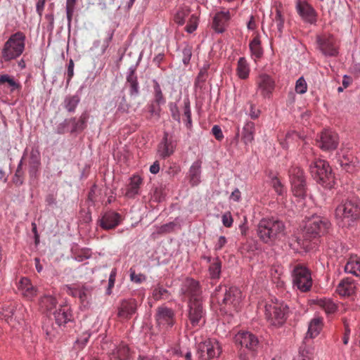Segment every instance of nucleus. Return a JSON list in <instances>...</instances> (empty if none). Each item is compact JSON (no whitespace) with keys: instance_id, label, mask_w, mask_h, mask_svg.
<instances>
[{"instance_id":"1","label":"nucleus","mask_w":360,"mask_h":360,"mask_svg":"<svg viewBox=\"0 0 360 360\" xmlns=\"http://www.w3.org/2000/svg\"><path fill=\"white\" fill-rule=\"evenodd\" d=\"M256 231L262 243L271 245L285 236V225L278 218L263 217L258 222Z\"/></svg>"},{"instance_id":"2","label":"nucleus","mask_w":360,"mask_h":360,"mask_svg":"<svg viewBox=\"0 0 360 360\" xmlns=\"http://www.w3.org/2000/svg\"><path fill=\"white\" fill-rule=\"evenodd\" d=\"M26 36L24 32L18 31L8 38L1 49V58L4 62H10L18 58L25 50Z\"/></svg>"},{"instance_id":"3","label":"nucleus","mask_w":360,"mask_h":360,"mask_svg":"<svg viewBox=\"0 0 360 360\" xmlns=\"http://www.w3.org/2000/svg\"><path fill=\"white\" fill-rule=\"evenodd\" d=\"M309 169L313 179L322 186L331 188L335 184V176L328 162L314 158L309 164Z\"/></svg>"},{"instance_id":"4","label":"nucleus","mask_w":360,"mask_h":360,"mask_svg":"<svg viewBox=\"0 0 360 360\" xmlns=\"http://www.w3.org/2000/svg\"><path fill=\"white\" fill-rule=\"evenodd\" d=\"M330 229L331 223L327 217L315 214L306 219L303 234L310 240L327 234Z\"/></svg>"},{"instance_id":"5","label":"nucleus","mask_w":360,"mask_h":360,"mask_svg":"<svg viewBox=\"0 0 360 360\" xmlns=\"http://www.w3.org/2000/svg\"><path fill=\"white\" fill-rule=\"evenodd\" d=\"M335 218L340 226H349L358 219L360 215V205L356 200L342 201L335 209Z\"/></svg>"},{"instance_id":"6","label":"nucleus","mask_w":360,"mask_h":360,"mask_svg":"<svg viewBox=\"0 0 360 360\" xmlns=\"http://www.w3.org/2000/svg\"><path fill=\"white\" fill-rule=\"evenodd\" d=\"M288 306L283 302H270L264 306V314L267 321L272 326L279 327L286 321Z\"/></svg>"},{"instance_id":"7","label":"nucleus","mask_w":360,"mask_h":360,"mask_svg":"<svg viewBox=\"0 0 360 360\" xmlns=\"http://www.w3.org/2000/svg\"><path fill=\"white\" fill-rule=\"evenodd\" d=\"M293 287L302 292H309L312 287L311 271L304 265H296L292 272Z\"/></svg>"},{"instance_id":"8","label":"nucleus","mask_w":360,"mask_h":360,"mask_svg":"<svg viewBox=\"0 0 360 360\" xmlns=\"http://www.w3.org/2000/svg\"><path fill=\"white\" fill-rule=\"evenodd\" d=\"M89 119L87 112H83L79 117H71L65 119L62 122L58 124L56 129V133L63 134L67 132L75 133L82 131L86 127V122Z\"/></svg>"},{"instance_id":"9","label":"nucleus","mask_w":360,"mask_h":360,"mask_svg":"<svg viewBox=\"0 0 360 360\" xmlns=\"http://www.w3.org/2000/svg\"><path fill=\"white\" fill-rule=\"evenodd\" d=\"M289 178L293 195L304 198L306 195L307 184L303 170L299 167H292L289 169Z\"/></svg>"},{"instance_id":"10","label":"nucleus","mask_w":360,"mask_h":360,"mask_svg":"<svg viewBox=\"0 0 360 360\" xmlns=\"http://www.w3.org/2000/svg\"><path fill=\"white\" fill-rule=\"evenodd\" d=\"M62 290L68 295L77 297L84 307L89 304L91 297V288L84 284L73 283L63 285Z\"/></svg>"},{"instance_id":"11","label":"nucleus","mask_w":360,"mask_h":360,"mask_svg":"<svg viewBox=\"0 0 360 360\" xmlns=\"http://www.w3.org/2000/svg\"><path fill=\"white\" fill-rule=\"evenodd\" d=\"M243 300L242 292L235 286L226 288L225 293L221 300V305L230 312L238 311L241 309Z\"/></svg>"},{"instance_id":"12","label":"nucleus","mask_w":360,"mask_h":360,"mask_svg":"<svg viewBox=\"0 0 360 360\" xmlns=\"http://www.w3.org/2000/svg\"><path fill=\"white\" fill-rule=\"evenodd\" d=\"M155 317L158 327L163 330L171 328L176 322L174 311L166 306L158 307Z\"/></svg>"},{"instance_id":"13","label":"nucleus","mask_w":360,"mask_h":360,"mask_svg":"<svg viewBox=\"0 0 360 360\" xmlns=\"http://www.w3.org/2000/svg\"><path fill=\"white\" fill-rule=\"evenodd\" d=\"M188 318L193 327L204 325L205 323V310L202 300L188 301Z\"/></svg>"},{"instance_id":"14","label":"nucleus","mask_w":360,"mask_h":360,"mask_svg":"<svg viewBox=\"0 0 360 360\" xmlns=\"http://www.w3.org/2000/svg\"><path fill=\"white\" fill-rule=\"evenodd\" d=\"M177 146V140L172 134L165 131L162 139L157 147V154L162 159H166L172 155Z\"/></svg>"},{"instance_id":"15","label":"nucleus","mask_w":360,"mask_h":360,"mask_svg":"<svg viewBox=\"0 0 360 360\" xmlns=\"http://www.w3.org/2000/svg\"><path fill=\"white\" fill-rule=\"evenodd\" d=\"M180 293L188 297L189 301L201 300L202 290L199 281L193 278H186L181 283Z\"/></svg>"},{"instance_id":"16","label":"nucleus","mask_w":360,"mask_h":360,"mask_svg":"<svg viewBox=\"0 0 360 360\" xmlns=\"http://www.w3.org/2000/svg\"><path fill=\"white\" fill-rule=\"evenodd\" d=\"M198 352L205 359L217 358L221 352V347L216 339H208L199 344Z\"/></svg>"},{"instance_id":"17","label":"nucleus","mask_w":360,"mask_h":360,"mask_svg":"<svg viewBox=\"0 0 360 360\" xmlns=\"http://www.w3.org/2000/svg\"><path fill=\"white\" fill-rule=\"evenodd\" d=\"M317 142L321 150L325 151L334 150L339 144V136L337 133L326 129L321 133Z\"/></svg>"},{"instance_id":"18","label":"nucleus","mask_w":360,"mask_h":360,"mask_svg":"<svg viewBox=\"0 0 360 360\" xmlns=\"http://www.w3.org/2000/svg\"><path fill=\"white\" fill-rule=\"evenodd\" d=\"M296 10L304 22L315 24L317 21V13L315 9L307 2L297 1Z\"/></svg>"},{"instance_id":"19","label":"nucleus","mask_w":360,"mask_h":360,"mask_svg":"<svg viewBox=\"0 0 360 360\" xmlns=\"http://www.w3.org/2000/svg\"><path fill=\"white\" fill-rule=\"evenodd\" d=\"M317 44L319 50L326 56H336L338 50L335 45V40L332 35L317 37Z\"/></svg>"},{"instance_id":"20","label":"nucleus","mask_w":360,"mask_h":360,"mask_svg":"<svg viewBox=\"0 0 360 360\" xmlns=\"http://www.w3.org/2000/svg\"><path fill=\"white\" fill-rule=\"evenodd\" d=\"M138 302L134 298L125 299L121 301L117 310V316L122 319L129 320L136 314Z\"/></svg>"},{"instance_id":"21","label":"nucleus","mask_w":360,"mask_h":360,"mask_svg":"<svg viewBox=\"0 0 360 360\" xmlns=\"http://www.w3.org/2000/svg\"><path fill=\"white\" fill-rule=\"evenodd\" d=\"M235 342L243 347L249 350L255 351L259 345L258 338L252 333L248 331H243L237 333L235 336Z\"/></svg>"},{"instance_id":"22","label":"nucleus","mask_w":360,"mask_h":360,"mask_svg":"<svg viewBox=\"0 0 360 360\" xmlns=\"http://www.w3.org/2000/svg\"><path fill=\"white\" fill-rule=\"evenodd\" d=\"M137 65H131L127 72L126 84L129 87V93L131 97H137L140 94V86L136 73Z\"/></svg>"},{"instance_id":"23","label":"nucleus","mask_w":360,"mask_h":360,"mask_svg":"<svg viewBox=\"0 0 360 360\" xmlns=\"http://www.w3.org/2000/svg\"><path fill=\"white\" fill-rule=\"evenodd\" d=\"M121 221V215L112 210L103 213L98 220L100 226L104 230H110L117 226Z\"/></svg>"},{"instance_id":"24","label":"nucleus","mask_w":360,"mask_h":360,"mask_svg":"<svg viewBox=\"0 0 360 360\" xmlns=\"http://www.w3.org/2000/svg\"><path fill=\"white\" fill-rule=\"evenodd\" d=\"M356 290V284L354 280L349 277L342 279L336 288V292L344 297L354 295Z\"/></svg>"},{"instance_id":"25","label":"nucleus","mask_w":360,"mask_h":360,"mask_svg":"<svg viewBox=\"0 0 360 360\" xmlns=\"http://www.w3.org/2000/svg\"><path fill=\"white\" fill-rule=\"evenodd\" d=\"M230 19L229 11L217 12L213 18L212 27L216 32L222 33L225 31Z\"/></svg>"},{"instance_id":"26","label":"nucleus","mask_w":360,"mask_h":360,"mask_svg":"<svg viewBox=\"0 0 360 360\" xmlns=\"http://www.w3.org/2000/svg\"><path fill=\"white\" fill-rule=\"evenodd\" d=\"M56 324L58 328L65 326L66 323L72 321V313L68 305L60 306L53 312Z\"/></svg>"},{"instance_id":"27","label":"nucleus","mask_w":360,"mask_h":360,"mask_svg":"<svg viewBox=\"0 0 360 360\" xmlns=\"http://www.w3.org/2000/svg\"><path fill=\"white\" fill-rule=\"evenodd\" d=\"M257 86L261 94L264 97H269L274 88V82L270 76L263 74L258 78Z\"/></svg>"},{"instance_id":"28","label":"nucleus","mask_w":360,"mask_h":360,"mask_svg":"<svg viewBox=\"0 0 360 360\" xmlns=\"http://www.w3.org/2000/svg\"><path fill=\"white\" fill-rule=\"evenodd\" d=\"M18 288L20 294L27 300H32L37 295V288L32 285L27 278H21L18 283Z\"/></svg>"},{"instance_id":"29","label":"nucleus","mask_w":360,"mask_h":360,"mask_svg":"<svg viewBox=\"0 0 360 360\" xmlns=\"http://www.w3.org/2000/svg\"><path fill=\"white\" fill-rule=\"evenodd\" d=\"M40 165V152L37 148H32L29 158V174L31 177L37 176Z\"/></svg>"},{"instance_id":"30","label":"nucleus","mask_w":360,"mask_h":360,"mask_svg":"<svg viewBox=\"0 0 360 360\" xmlns=\"http://www.w3.org/2000/svg\"><path fill=\"white\" fill-rule=\"evenodd\" d=\"M7 85L10 93L20 91L22 85L18 79L8 74L0 75V86Z\"/></svg>"},{"instance_id":"31","label":"nucleus","mask_w":360,"mask_h":360,"mask_svg":"<svg viewBox=\"0 0 360 360\" xmlns=\"http://www.w3.org/2000/svg\"><path fill=\"white\" fill-rule=\"evenodd\" d=\"M242 141L245 145L252 143L255 140V124L253 122L247 121L242 129Z\"/></svg>"},{"instance_id":"32","label":"nucleus","mask_w":360,"mask_h":360,"mask_svg":"<svg viewBox=\"0 0 360 360\" xmlns=\"http://www.w3.org/2000/svg\"><path fill=\"white\" fill-rule=\"evenodd\" d=\"M143 183V179L139 175H133L130 178V182L127 186L126 195L128 198H133L139 193L140 186Z\"/></svg>"},{"instance_id":"33","label":"nucleus","mask_w":360,"mask_h":360,"mask_svg":"<svg viewBox=\"0 0 360 360\" xmlns=\"http://www.w3.org/2000/svg\"><path fill=\"white\" fill-rule=\"evenodd\" d=\"M190 184L192 186H198L200 182L201 161L196 160L191 166L189 171Z\"/></svg>"},{"instance_id":"34","label":"nucleus","mask_w":360,"mask_h":360,"mask_svg":"<svg viewBox=\"0 0 360 360\" xmlns=\"http://www.w3.org/2000/svg\"><path fill=\"white\" fill-rule=\"evenodd\" d=\"M323 326V320L321 318H314L309 322L308 326V330L305 339H313L316 338L321 332Z\"/></svg>"},{"instance_id":"35","label":"nucleus","mask_w":360,"mask_h":360,"mask_svg":"<svg viewBox=\"0 0 360 360\" xmlns=\"http://www.w3.org/2000/svg\"><path fill=\"white\" fill-rule=\"evenodd\" d=\"M345 271L360 278V258L357 256L350 257L345 266Z\"/></svg>"},{"instance_id":"36","label":"nucleus","mask_w":360,"mask_h":360,"mask_svg":"<svg viewBox=\"0 0 360 360\" xmlns=\"http://www.w3.org/2000/svg\"><path fill=\"white\" fill-rule=\"evenodd\" d=\"M316 304L328 315L334 314L338 310V304L330 298H321L317 300Z\"/></svg>"},{"instance_id":"37","label":"nucleus","mask_w":360,"mask_h":360,"mask_svg":"<svg viewBox=\"0 0 360 360\" xmlns=\"http://www.w3.org/2000/svg\"><path fill=\"white\" fill-rule=\"evenodd\" d=\"M129 357V349L127 345L121 343L110 354V360H127Z\"/></svg>"},{"instance_id":"38","label":"nucleus","mask_w":360,"mask_h":360,"mask_svg":"<svg viewBox=\"0 0 360 360\" xmlns=\"http://www.w3.org/2000/svg\"><path fill=\"white\" fill-rule=\"evenodd\" d=\"M250 66L244 57L239 58L237 63L236 74L241 79H246L250 75Z\"/></svg>"},{"instance_id":"39","label":"nucleus","mask_w":360,"mask_h":360,"mask_svg":"<svg viewBox=\"0 0 360 360\" xmlns=\"http://www.w3.org/2000/svg\"><path fill=\"white\" fill-rule=\"evenodd\" d=\"M79 102L80 98L78 95H68L64 98L63 105L68 112L73 113L75 112Z\"/></svg>"},{"instance_id":"40","label":"nucleus","mask_w":360,"mask_h":360,"mask_svg":"<svg viewBox=\"0 0 360 360\" xmlns=\"http://www.w3.org/2000/svg\"><path fill=\"white\" fill-rule=\"evenodd\" d=\"M252 57L256 60L263 55V49L259 35L255 36L249 44Z\"/></svg>"},{"instance_id":"41","label":"nucleus","mask_w":360,"mask_h":360,"mask_svg":"<svg viewBox=\"0 0 360 360\" xmlns=\"http://www.w3.org/2000/svg\"><path fill=\"white\" fill-rule=\"evenodd\" d=\"M210 278L212 280H218L220 278L221 272V262L219 257L212 260L208 268Z\"/></svg>"},{"instance_id":"42","label":"nucleus","mask_w":360,"mask_h":360,"mask_svg":"<svg viewBox=\"0 0 360 360\" xmlns=\"http://www.w3.org/2000/svg\"><path fill=\"white\" fill-rule=\"evenodd\" d=\"M191 9L187 6H180L174 16V22L179 25H183L185 23L186 18L189 15Z\"/></svg>"},{"instance_id":"43","label":"nucleus","mask_w":360,"mask_h":360,"mask_svg":"<svg viewBox=\"0 0 360 360\" xmlns=\"http://www.w3.org/2000/svg\"><path fill=\"white\" fill-rule=\"evenodd\" d=\"M184 117V122L185 124L186 127L191 130L193 127V122L191 119V103L188 98L184 99V108H183Z\"/></svg>"},{"instance_id":"44","label":"nucleus","mask_w":360,"mask_h":360,"mask_svg":"<svg viewBox=\"0 0 360 360\" xmlns=\"http://www.w3.org/2000/svg\"><path fill=\"white\" fill-rule=\"evenodd\" d=\"M43 329L46 333L47 338L52 340L60 335L61 328H58V325L56 326H54L53 323H50L49 321L44 323Z\"/></svg>"},{"instance_id":"45","label":"nucleus","mask_w":360,"mask_h":360,"mask_svg":"<svg viewBox=\"0 0 360 360\" xmlns=\"http://www.w3.org/2000/svg\"><path fill=\"white\" fill-rule=\"evenodd\" d=\"M153 96L154 98L152 101L158 104L163 105L165 103L166 100L162 94L160 85L156 79L153 80Z\"/></svg>"},{"instance_id":"46","label":"nucleus","mask_w":360,"mask_h":360,"mask_svg":"<svg viewBox=\"0 0 360 360\" xmlns=\"http://www.w3.org/2000/svg\"><path fill=\"white\" fill-rule=\"evenodd\" d=\"M299 355L302 356L303 358H306L307 359L314 360L315 355V349L314 347L307 344L306 342L300 347L299 349Z\"/></svg>"},{"instance_id":"47","label":"nucleus","mask_w":360,"mask_h":360,"mask_svg":"<svg viewBox=\"0 0 360 360\" xmlns=\"http://www.w3.org/2000/svg\"><path fill=\"white\" fill-rule=\"evenodd\" d=\"M15 311V306L12 303L4 304L0 311V319H4L5 321L9 323L12 319Z\"/></svg>"},{"instance_id":"48","label":"nucleus","mask_w":360,"mask_h":360,"mask_svg":"<svg viewBox=\"0 0 360 360\" xmlns=\"http://www.w3.org/2000/svg\"><path fill=\"white\" fill-rule=\"evenodd\" d=\"M57 304L56 299L51 295H45L41 298L40 307L46 311L53 309Z\"/></svg>"},{"instance_id":"49","label":"nucleus","mask_w":360,"mask_h":360,"mask_svg":"<svg viewBox=\"0 0 360 360\" xmlns=\"http://www.w3.org/2000/svg\"><path fill=\"white\" fill-rule=\"evenodd\" d=\"M169 291L163 288L160 284H158L155 286L153 290V297L155 300H160L162 299H167L169 295Z\"/></svg>"},{"instance_id":"50","label":"nucleus","mask_w":360,"mask_h":360,"mask_svg":"<svg viewBox=\"0 0 360 360\" xmlns=\"http://www.w3.org/2000/svg\"><path fill=\"white\" fill-rule=\"evenodd\" d=\"M338 161L340 165L346 171H351L354 167V165H352V157L344 155L341 156L340 153H338Z\"/></svg>"},{"instance_id":"51","label":"nucleus","mask_w":360,"mask_h":360,"mask_svg":"<svg viewBox=\"0 0 360 360\" xmlns=\"http://www.w3.org/2000/svg\"><path fill=\"white\" fill-rule=\"evenodd\" d=\"M161 105L152 101L148 104L147 108L150 118L155 117L156 120H158L160 117Z\"/></svg>"},{"instance_id":"52","label":"nucleus","mask_w":360,"mask_h":360,"mask_svg":"<svg viewBox=\"0 0 360 360\" xmlns=\"http://www.w3.org/2000/svg\"><path fill=\"white\" fill-rule=\"evenodd\" d=\"M77 0H66V15L68 25L70 26Z\"/></svg>"},{"instance_id":"53","label":"nucleus","mask_w":360,"mask_h":360,"mask_svg":"<svg viewBox=\"0 0 360 360\" xmlns=\"http://www.w3.org/2000/svg\"><path fill=\"white\" fill-rule=\"evenodd\" d=\"M130 281L136 284H141L146 280V276L143 274H136L135 270L131 268L129 269Z\"/></svg>"},{"instance_id":"54","label":"nucleus","mask_w":360,"mask_h":360,"mask_svg":"<svg viewBox=\"0 0 360 360\" xmlns=\"http://www.w3.org/2000/svg\"><path fill=\"white\" fill-rule=\"evenodd\" d=\"M169 109L170 111L171 116L172 119L175 121H176L178 123H180L181 122V116H180V112L179 110V108L177 106V104L174 102H171L169 103Z\"/></svg>"},{"instance_id":"55","label":"nucleus","mask_w":360,"mask_h":360,"mask_svg":"<svg viewBox=\"0 0 360 360\" xmlns=\"http://www.w3.org/2000/svg\"><path fill=\"white\" fill-rule=\"evenodd\" d=\"M307 91V84L303 77H300L295 84V91L297 94H303Z\"/></svg>"},{"instance_id":"56","label":"nucleus","mask_w":360,"mask_h":360,"mask_svg":"<svg viewBox=\"0 0 360 360\" xmlns=\"http://www.w3.org/2000/svg\"><path fill=\"white\" fill-rule=\"evenodd\" d=\"M274 22L276 24L277 29L280 34H282L284 27V18L279 9H276Z\"/></svg>"},{"instance_id":"57","label":"nucleus","mask_w":360,"mask_h":360,"mask_svg":"<svg viewBox=\"0 0 360 360\" xmlns=\"http://www.w3.org/2000/svg\"><path fill=\"white\" fill-rule=\"evenodd\" d=\"M176 224L173 221L165 224L158 228V234H165L171 233L174 231Z\"/></svg>"},{"instance_id":"58","label":"nucleus","mask_w":360,"mask_h":360,"mask_svg":"<svg viewBox=\"0 0 360 360\" xmlns=\"http://www.w3.org/2000/svg\"><path fill=\"white\" fill-rule=\"evenodd\" d=\"M117 275V269L115 268L111 270L108 279V286L106 290V294L110 295L112 293V288L114 287L115 278Z\"/></svg>"},{"instance_id":"59","label":"nucleus","mask_w":360,"mask_h":360,"mask_svg":"<svg viewBox=\"0 0 360 360\" xmlns=\"http://www.w3.org/2000/svg\"><path fill=\"white\" fill-rule=\"evenodd\" d=\"M198 19L194 15L190 18L188 24L186 26L185 30L188 33H193L198 27Z\"/></svg>"},{"instance_id":"60","label":"nucleus","mask_w":360,"mask_h":360,"mask_svg":"<svg viewBox=\"0 0 360 360\" xmlns=\"http://www.w3.org/2000/svg\"><path fill=\"white\" fill-rule=\"evenodd\" d=\"M91 333L89 331L84 332L75 341V343L83 347L88 342Z\"/></svg>"},{"instance_id":"61","label":"nucleus","mask_w":360,"mask_h":360,"mask_svg":"<svg viewBox=\"0 0 360 360\" xmlns=\"http://www.w3.org/2000/svg\"><path fill=\"white\" fill-rule=\"evenodd\" d=\"M209 68V65H204L200 70L197 77H196V83L204 82L206 80V77L207 76V70Z\"/></svg>"},{"instance_id":"62","label":"nucleus","mask_w":360,"mask_h":360,"mask_svg":"<svg viewBox=\"0 0 360 360\" xmlns=\"http://www.w3.org/2000/svg\"><path fill=\"white\" fill-rule=\"evenodd\" d=\"M222 224L225 227L229 228L233 225V217L230 212H226L221 217Z\"/></svg>"},{"instance_id":"63","label":"nucleus","mask_w":360,"mask_h":360,"mask_svg":"<svg viewBox=\"0 0 360 360\" xmlns=\"http://www.w3.org/2000/svg\"><path fill=\"white\" fill-rule=\"evenodd\" d=\"M183 58L182 61L184 65H188L190 63L192 56V49L189 46L185 47L182 51Z\"/></svg>"},{"instance_id":"64","label":"nucleus","mask_w":360,"mask_h":360,"mask_svg":"<svg viewBox=\"0 0 360 360\" xmlns=\"http://www.w3.org/2000/svg\"><path fill=\"white\" fill-rule=\"evenodd\" d=\"M212 133L217 141H220L224 139L223 132L219 125H214L212 127Z\"/></svg>"}]
</instances>
